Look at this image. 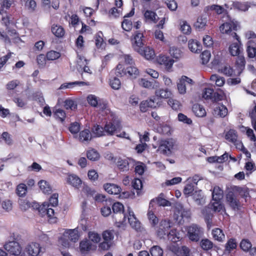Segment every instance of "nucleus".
Masks as SVG:
<instances>
[{
	"label": "nucleus",
	"instance_id": "f03ea898",
	"mask_svg": "<svg viewBox=\"0 0 256 256\" xmlns=\"http://www.w3.org/2000/svg\"><path fill=\"white\" fill-rule=\"evenodd\" d=\"M88 104L92 107L96 108L100 112L108 114L110 112L108 103L104 100L100 98L94 94H89L86 98Z\"/></svg>",
	"mask_w": 256,
	"mask_h": 256
},
{
	"label": "nucleus",
	"instance_id": "9b49d317",
	"mask_svg": "<svg viewBox=\"0 0 256 256\" xmlns=\"http://www.w3.org/2000/svg\"><path fill=\"white\" fill-rule=\"evenodd\" d=\"M42 248L40 244L30 242L27 244L24 248L25 252L30 256H38L42 251Z\"/></svg>",
	"mask_w": 256,
	"mask_h": 256
},
{
	"label": "nucleus",
	"instance_id": "f257e3e1",
	"mask_svg": "<svg viewBox=\"0 0 256 256\" xmlns=\"http://www.w3.org/2000/svg\"><path fill=\"white\" fill-rule=\"evenodd\" d=\"M223 23L220 26L219 29L221 33L231 35L234 38L238 40L239 36L236 33L232 30H236L238 22L232 19L228 14H224L222 18Z\"/></svg>",
	"mask_w": 256,
	"mask_h": 256
},
{
	"label": "nucleus",
	"instance_id": "5701e85b",
	"mask_svg": "<svg viewBox=\"0 0 256 256\" xmlns=\"http://www.w3.org/2000/svg\"><path fill=\"white\" fill-rule=\"evenodd\" d=\"M204 10L207 13H209L210 12H214L218 14H224L223 16L228 14L225 12L226 10L222 6L218 4L208 6L204 8Z\"/></svg>",
	"mask_w": 256,
	"mask_h": 256
},
{
	"label": "nucleus",
	"instance_id": "c85d7f7f",
	"mask_svg": "<svg viewBox=\"0 0 256 256\" xmlns=\"http://www.w3.org/2000/svg\"><path fill=\"white\" fill-rule=\"evenodd\" d=\"M245 65L246 60L244 56L242 54L238 56L235 63V67L238 74H240L242 73L245 68Z\"/></svg>",
	"mask_w": 256,
	"mask_h": 256
},
{
	"label": "nucleus",
	"instance_id": "bb28decb",
	"mask_svg": "<svg viewBox=\"0 0 256 256\" xmlns=\"http://www.w3.org/2000/svg\"><path fill=\"white\" fill-rule=\"evenodd\" d=\"M67 182L76 188H78L82 184L80 178L76 174L68 175L66 179Z\"/></svg>",
	"mask_w": 256,
	"mask_h": 256
},
{
	"label": "nucleus",
	"instance_id": "f3484780",
	"mask_svg": "<svg viewBox=\"0 0 256 256\" xmlns=\"http://www.w3.org/2000/svg\"><path fill=\"white\" fill-rule=\"evenodd\" d=\"M144 22L148 24H156L158 19L157 14L151 10L144 11Z\"/></svg>",
	"mask_w": 256,
	"mask_h": 256
},
{
	"label": "nucleus",
	"instance_id": "09e8293b",
	"mask_svg": "<svg viewBox=\"0 0 256 256\" xmlns=\"http://www.w3.org/2000/svg\"><path fill=\"white\" fill-rule=\"evenodd\" d=\"M210 80L214 82L215 84L218 86H222L224 84V78L216 74H212L210 78Z\"/></svg>",
	"mask_w": 256,
	"mask_h": 256
},
{
	"label": "nucleus",
	"instance_id": "6e6552de",
	"mask_svg": "<svg viewBox=\"0 0 256 256\" xmlns=\"http://www.w3.org/2000/svg\"><path fill=\"white\" fill-rule=\"evenodd\" d=\"M127 74L132 78H136L139 74V71L135 66H128L125 69L122 64H118L116 68V76H122Z\"/></svg>",
	"mask_w": 256,
	"mask_h": 256
},
{
	"label": "nucleus",
	"instance_id": "4c0bfd02",
	"mask_svg": "<svg viewBox=\"0 0 256 256\" xmlns=\"http://www.w3.org/2000/svg\"><path fill=\"white\" fill-rule=\"evenodd\" d=\"M154 202V200H152L150 202L149 210L148 212V216L149 220L152 222L154 225H155L158 222V218L154 215L152 207H153V204Z\"/></svg>",
	"mask_w": 256,
	"mask_h": 256
},
{
	"label": "nucleus",
	"instance_id": "2f4dec72",
	"mask_svg": "<svg viewBox=\"0 0 256 256\" xmlns=\"http://www.w3.org/2000/svg\"><path fill=\"white\" fill-rule=\"evenodd\" d=\"M248 56L254 58L256 54V42L252 40H249L247 43V49Z\"/></svg>",
	"mask_w": 256,
	"mask_h": 256
},
{
	"label": "nucleus",
	"instance_id": "a211bd4d",
	"mask_svg": "<svg viewBox=\"0 0 256 256\" xmlns=\"http://www.w3.org/2000/svg\"><path fill=\"white\" fill-rule=\"evenodd\" d=\"M226 200L229 205L234 210L238 209L240 204L236 194L232 192H229L226 194Z\"/></svg>",
	"mask_w": 256,
	"mask_h": 256
},
{
	"label": "nucleus",
	"instance_id": "a19ab883",
	"mask_svg": "<svg viewBox=\"0 0 256 256\" xmlns=\"http://www.w3.org/2000/svg\"><path fill=\"white\" fill-rule=\"evenodd\" d=\"M156 130L160 134L170 135V134L171 128L167 124H160L158 126Z\"/></svg>",
	"mask_w": 256,
	"mask_h": 256
},
{
	"label": "nucleus",
	"instance_id": "3c124183",
	"mask_svg": "<svg viewBox=\"0 0 256 256\" xmlns=\"http://www.w3.org/2000/svg\"><path fill=\"white\" fill-rule=\"evenodd\" d=\"M12 1L10 0H0L1 8L0 9V14H3L4 13L5 10H8L12 4Z\"/></svg>",
	"mask_w": 256,
	"mask_h": 256
},
{
	"label": "nucleus",
	"instance_id": "dca6fc26",
	"mask_svg": "<svg viewBox=\"0 0 256 256\" xmlns=\"http://www.w3.org/2000/svg\"><path fill=\"white\" fill-rule=\"evenodd\" d=\"M156 60L160 64L163 65L168 70H170L174 62V61L168 56L162 55H160Z\"/></svg>",
	"mask_w": 256,
	"mask_h": 256
},
{
	"label": "nucleus",
	"instance_id": "c756f323",
	"mask_svg": "<svg viewBox=\"0 0 256 256\" xmlns=\"http://www.w3.org/2000/svg\"><path fill=\"white\" fill-rule=\"evenodd\" d=\"M46 202H44L39 208V212L43 215L46 214L48 217L52 218L54 214V210Z\"/></svg>",
	"mask_w": 256,
	"mask_h": 256
},
{
	"label": "nucleus",
	"instance_id": "a18cd8bd",
	"mask_svg": "<svg viewBox=\"0 0 256 256\" xmlns=\"http://www.w3.org/2000/svg\"><path fill=\"white\" fill-rule=\"evenodd\" d=\"M91 242L88 240H83L80 244V249L82 253H85L91 249Z\"/></svg>",
	"mask_w": 256,
	"mask_h": 256
},
{
	"label": "nucleus",
	"instance_id": "aec40b11",
	"mask_svg": "<svg viewBox=\"0 0 256 256\" xmlns=\"http://www.w3.org/2000/svg\"><path fill=\"white\" fill-rule=\"evenodd\" d=\"M134 13V8H132L128 14L124 16V20L122 22V27L124 30L130 32L132 30V22L126 18L132 16Z\"/></svg>",
	"mask_w": 256,
	"mask_h": 256
},
{
	"label": "nucleus",
	"instance_id": "37998d69",
	"mask_svg": "<svg viewBox=\"0 0 256 256\" xmlns=\"http://www.w3.org/2000/svg\"><path fill=\"white\" fill-rule=\"evenodd\" d=\"M168 238L173 242L178 241L180 239V234L176 229H172L168 234H166Z\"/></svg>",
	"mask_w": 256,
	"mask_h": 256
},
{
	"label": "nucleus",
	"instance_id": "774afa93",
	"mask_svg": "<svg viewBox=\"0 0 256 256\" xmlns=\"http://www.w3.org/2000/svg\"><path fill=\"white\" fill-rule=\"evenodd\" d=\"M145 165L141 162H137L135 167V172L136 174L142 176L145 170Z\"/></svg>",
	"mask_w": 256,
	"mask_h": 256
},
{
	"label": "nucleus",
	"instance_id": "4be33fe9",
	"mask_svg": "<svg viewBox=\"0 0 256 256\" xmlns=\"http://www.w3.org/2000/svg\"><path fill=\"white\" fill-rule=\"evenodd\" d=\"M137 52L148 60L153 59L155 56L154 50L149 46H146L144 48H140L138 50Z\"/></svg>",
	"mask_w": 256,
	"mask_h": 256
},
{
	"label": "nucleus",
	"instance_id": "603ef678",
	"mask_svg": "<svg viewBox=\"0 0 256 256\" xmlns=\"http://www.w3.org/2000/svg\"><path fill=\"white\" fill-rule=\"evenodd\" d=\"M60 56V53L58 52L50 50L46 53V58L48 60H54L58 58Z\"/></svg>",
	"mask_w": 256,
	"mask_h": 256
},
{
	"label": "nucleus",
	"instance_id": "de8ad7c7",
	"mask_svg": "<svg viewBox=\"0 0 256 256\" xmlns=\"http://www.w3.org/2000/svg\"><path fill=\"white\" fill-rule=\"evenodd\" d=\"M208 22L206 17L200 16L198 18L194 26L196 28L202 30L204 28Z\"/></svg>",
	"mask_w": 256,
	"mask_h": 256
},
{
	"label": "nucleus",
	"instance_id": "473e14b6",
	"mask_svg": "<svg viewBox=\"0 0 256 256\" xmlns=\"http://www.w3.org/2000/svg\"><path fill=\"white\" fill-rule=\"evenodd\" d=\"M143 34L141 32H137L134 36L133 47L136 51L140 50L142 45V38Z\"/></svg>",
	"mask_w": 256,
	"mask_h": 256
},
{
	"label": "nucleus",
	"instance_id": "5fc2aeb1",
	"mask_svg": "<svg viewBox=\"0 0 256 256\" xmlns=\"http://www.w3.org/2000/svg\"><path fill=\"white\" fill-rule=\"evenodd\" d=\"M27 192V186L23 183L19 184L16 188V194L20 196H24Z\"/></svg>",
	"mask_w": 256,
	"mask_h": 256
},
{
	"label": "nucleus",
	"instance_id": "20e7f679",
	"mask_svg": "<svg viewBox=\"0 0 256 256\" xmlns=\"http://www.w3.org/2000/svg\"><path fill=\"white\" fill-rule=\"evenodd\" d=\"M79 238L78 228L74 229L66 230L60 239L59 242L64 246L68 247L70 246V241L76 242Z\"/></svg>",
	"mask_w": 256,
	"mask_h": 256
},
{
	"label": "nucleus",
	"instance_id": "393cba45",
	"mask_svg": "<svg viewBox=\"0 0 256 256\" xmlns=\"http://www.w3.org/2000/svg\"><path fill=\"white\" fill-rule=\"evenodd\" d=\"M213 114L216 116L224 118L228 114V109L224 104H218L214 107Z\"/></svg>",
	"mask_w": 256,
	"mask_h": 256
},
{
	"label": "nucleus",
	"instance_id": "338daca9",
	"mask_svg": "<svg viewBox=\"0 0 256 256\" xmlns=\"http://www.w3.org/2000/svg\"><path fill=\"white\" fill-rule=\"evenodd\" d=\"M194 185L192 183L188 182L185 186L184 190V194L186 196H189L190 194H192L194 190Z\"/></svg>",
	"mask_w": 256,
	"mask_h": 256
},
{
	"label": "nucleus",
	"instance_id": "f704fd0d",
	"mask_svg": "<svg viewBox=\"0 0 256 256\" xmlns=\"http://www.w3.org/2000/svg\"><path fill=\"white\" fill-rule=\"evenodd\" d=\"M192 111L196 116L204 117L206 115V111L202 106L196 104L192 106Z\"/></svg>",
	"mask_w": 256,
	"mask_h": 256
},
{
	"label": "nucleus",
	"instance_id": "052dcab7",
	"mask_svg": "<svg viewBox=\"0 0 256 256\" xmlns=\"http://www.w3.org/2000/svg\"><path fill=\"white\" fill-rule=\"evenodd\" d=\"M139 84L146 88L151 89L154 88V86L153 84V82H150L144 78H141L139 80Z\"/></svg>",
	"mask_w": 256,
	"mask_h": 256
},
{
	"label": "nucleus",
	"instance_id": "8fccbe9b",
	"mask_svg": "<svg viewBox=\"0 0 256 256\" xmlns=\"http://www.w3.org/2000/svg\"><path fill=\"white\" fill-rule=\"evenodd\" d=\"M155 200L156 201L158 204L160 206H168L170 204L169 201L165 199L164 195L162 193H161Z\"/></svg>",
	"mask_w": 256,
	"mask_h": 256
},
{
	"label": "nucleus",
	"instance_id": "2eb2a0df",
	"mask_svg": "<svg viewBox=\"0 0 256 256\" xmlns=\"http://www.w3.org/2000/svg\"><path fill=\"white\" fill-rule=\"evenodd\" d=\"M133 160L130 158H118L116 162L118 168L121 172H128L130 169V164L133 162Z\"/></svg>",
	"mask_w": 256,
	"mask_h": 256
},
{
	"label": "nucleus",
	"instance_id": "13d9d810",
	"mask_svg": "<svg viewBox=\"0 0 256 256\" xmlns=\"http://www.w3.org/2000/svg\"><path fill=\"white\" fill-rule=\"evenodd\" d=\"M170 54L174 58L178 59L182 56L180 50L175 47H172L170 49Z\"/></svg>",
	"mask_w": 256,
	"mask_h": 256
},
{
	"label": "nucleus",
	"instance_id": "72a5a7b5",
	"mask_svg": "<svg viewBox=\"0 0 256 256\" xmlns=\"http://www.w3.org/2000/svg\"><path fill=\"white\" fill-rule=\"evenodd\" d=\"M188 46L189 49L194 52L198 53L202 50L200 44L197 40H190L188 41Z\"/></svg>",
	"mask_w": 256,
	"mask_h": 256
},
{
	"label": "nucleus",
	"instance_id": "423d86ee",
	"mask_svg": "<svg viewBox=\"0 0 256 256\" xmlns=\"http://www.w3.org/2000/svg\"><path fill=\"white\" fill-rule=\"evenodd\" d=\"M114 215L113 218L115 219L116 222L122 224L126 222V216L124 214V206L122 204L116 202L112 206Z\"/></svg>",
	"mask_w": 256,
	"mask_h": 256
},
{
	"label": "nucleus",
	"instance_id": "4d7b16f0",
	"mask_svg": "<svg viewBox=\"0 0 256 256\" xmlns=\"http://www.w3.org/2000/svg\"><path fill=\"white\" fill-rule=\"evenodd\" d=\"M80 128V123L78 122H74L70 124L69 126L70 132L73 134H77L79 132Z\"/></svg>",
	"mask_w": 256,
	"mask_h": 256
},
{
	"label": "nucleus",
	"instance_id": "864d4df0",
	"mask_svg": "<svg viewBox=\"0 0 256 256\" xmlns=\"http://www.w3.org/2000/svg\"><path fill=\"white\" fill-rule=\"evenodd\" d=\"M201 248L206 250H210L213 247V243L208 239H202L200 242Z\"/></svg>",
	"mask_w": 256,
	"mask_h": 256
},
{
	"label": "nucleus",
	"instance_id": "9d476101",
	"mask_svg": "<svg viewBox=\"0 0 256 256\" xmlns=\"http://www.w3.org/2000/svg\"><path fill=\"white\" fill-rule=\"evenodd\" d=\"M4 249L10 254L14 256H19L22 252V248L20 244L14 240L10 241L4 245Z\"/></svg>",
	"mask_w": 256,
	"mask_h": 256
},
{
	"label": "nucleus",
	"instance_id": "cd10ccee",
	"mask_svg": "<svg viewBox=\"0 0 256 256\" xmlns=\"http://www.w3.org/2000/svg\"><path fill=\"white\" fill-rule=\"evenodd\" d=\"M104 190L110 194H118L120 193L121 188L116 184L107 183L104 185Z\"/></svg>",
	"mask_w": 256,
	"mask_h": 256
},
{
	"label": "nucleus",
	"instance_id": "ddd939ff",
	"mask_svg": "<svg viewBox=\"0 0 256 256\" xmlns=\"http://www.w3.org/2000/svg\"><path fill=\"white\" fill-rule=\"evenodd\" d=\"M225 138L229 142L232 143L236 148H240L242 146V142L238 139V134L236 130H230L226 134Z\"/></svg>",
	"mask_w": 256,
	"mask_h": 256
},
{
	"label": "nucleus",
	"instance_id": "49530a36",
	"mask_svg": "<svg viewBox=\"0 0 256 256\" xmlns=\"http://www.w3.org/2000/svg\"><path fill=\"white\" fill-rule=\"evenodd\" d=\"M86 156L88 159L92 161L98 160L100 156L99 153L94 149H90L88 150Z\"/></svg>",
	"mask_w": 256,
	"mask_h": 256
},
{
	"label": "nucleus",
	"instance_id": "a878e982",
	"mask_svg": "<svg viewBox=\"0 0 256 256\" xmlns=\"http://www.w3.org/2000/svg\"><path fill=\"white\" fill-rule=\"evenodd\" d=\"M240 44L241 43L239 38L238 42H234L230 46L228 50L232 56H238L241 54V49L242 48L240 46Z\"/></svg>",
	"mask_w": 256,
	"mask_h": 256
},
{
	"label": "nucleus",
	"instance_id": "ea45409f",
	"mask_svg": "<svg viewBox=\"0 0 256 256\" xmlns=\"http://www.w3.org/2000/svg\"><path fill=\"white\" fill-rule=\"evenodd\" d=\"M233 8L239 11L246 12L248 10L250 5L248 2H234L232 4Z\"/></svg>",
	"mask_w": 256,
	"mask_h": 256
},
{
	"label": "nucleus",
	"instance_id": "79ce46f5",
	"mask_svg": "<svg viewBox=\"0 0 256 256\" xmlns=\"http://www.w3.org/2000/svg\"><path fill=\"white\" fill-rule=\"evenodd\" d=\"M92 132L96 137H100L106 135L104 127L103 128L98 124H96L93 126Z\"/></svg>",
	"mask_w": 256,
	"mask_h": 256
},
{
	"label": "nucleus",
	"instance_id": "0eeeda50",
	"mask_svg": "<svg viewBox=\"0 0 256 256\" xmlns=\"http://www.w3.org/2000/svg\"><path fill=\"white\" fill-rule=\"evenodd\" d=\"M190 212L188 209L184 208L182 204H176L174 211V218L180 224L184 222V218H188L190 216Z\"/></svg>",
	"mask_w": 256,
	"mask_h": 256
},
{
	"label": "nucleus",
	"instance_id": "e433bc0d",
	"mask_svg": "<svg viewBox=\"0 0 256 256\" xmlns=\"http://www.w3.org/2000/svg\"><path fill=\"white\" fill-rule=\"evenodd\" d=\"M52 32L58 38H62L65 34L64 28L60 25H53L52 26Z\"/></svg>",
	"mask_w": 256,
	"mask_h": 256
},
{
	"label": "nucleus",
	"instance_id": "c9c22d12",
	"mask_svg": "<svg viewBox=\"0 0 256 256\" xmlns=\"http://www.w3.org/2000/svg\"><path fill=\"white\" fill-rule=\"evenodd\" d=\"M223 197V190L220 187L216 186L214 188L212 192V198L213 201H220Z\"/></svg>",
	"mask_w": 256,
	"mask_h": 256
},
{
	"label": "nucleus",
	"instance_id": "69168bd1",
	"mask_svg": "<svg viewBox=\"0 0 256 256\" xmlns=\"http://www.w3.org/2000/svg\"><path fill=\"white\" fill-rule=\"evenodd\" d=\"M220 72L228 76H232L234 72L233 69L228 65H226L224 67L222 68L220 70Z\"/></svg>",
	"mask_w": 256,
	"mask_h": 256
},
{
	"label": "nucleus",
	"instance_id": "7c9ffc66",
	"mask_svg": "<svg viewBox=\"0 0 256 256\" xmlns=\"http://www.w3.org/2000/svg\"><path fill=\"white\" fill-rule=\"evenodd\" d=\"M156 96L158 98H170L172 96V92L168 88H160L156 90Z\"/></svg>",
	"mask_w": 256,
	"mask_h": 256
},
{
	"label": "nucleus",
	"instance_id": "6e6d98bb",
	"mask_svg": "<svg viewBox=\"0 0 256 256\" xmlns=\"http://www.w3.org/2000/svg\"><path fill=\"white\" fill-rule=\"evenodd\" d=\"M152 256H162L163 250L158 246H153L150 250Z\"/></svg>",
	"mask_w": 256,
	"mask_h": 256
},
{
	"label": "nucleus",
	"instance_id": "c03bdc74",
	"mask_svg": "<svg viewBox=\"0 0 256 256\" xmlns=\"http://www.w3.org/2000/svg\"><path fill=\"white\" fill-rule=\"evenodd\" d=\"M40 188L45 194H49L52 192V188L50 184L44 180H41L38 182Z\"/></svg>",
	"mask_w": 256,
	"mask_h": 256
},
{
	"label": "nucleus",
	"instance_id": "6ab92c4d",
	"mask_svg": "<svg viewBox=\"0 0 256 256\" xmlns=\"http://www.w3.org/2000/svg\"><path fill=\"white\" fill-rule=\"evenodd\" d=\"M172 226L171 222L169 220H164L161 221L158 234L160 237H163L168 234L169 228Z\"/></svg>",
	"mask_w": 256,
	"mask_h": 256
},
{
	"label": "nucleus",
	"instance_id": "e2e57ef3",
	"mask_svg": "<svg viewBox=\"0 0 256 256\" xmlns=\"http://www.w3.org/2000/svg\"><path fill=\"white\" fill-rule=\"evenodd\" d=\"M181 31L184 34H188L191 32V27L186 21H182L180 23Z\"/></svg>",
	"mask_w": 256,
	"mask_h": 256
},
{
	"label": "nucleus",
	"instance_id": "b1692460",
	"mask_svg": "<svg viewBox=\"0 0 256 256\" xmlns=\"http://www.w3.org/2000/svg\"><path fill=\"white\" fill-rule=\"evenodd\" d=\"M78 138L82 143H88L91 140L92 134L89 130L84 129L80 132Z\"/></svg>",
	"mask_w": 256,
	"mask_h": 256
},
{
	"label": "nucleus",
	"instance_id": "680f3d73",
	"mask_svg": "<svg viewBox=\"0 0 256 256\" xmlns=\"http://www.w3.org/2000/svg\"><path fill=\"white\" fill-rule=\"evenodd\" d=\"M189 252V248L186 246H182L178 248L176 254L177 256H188Z\"/></svg>",
	"mask_w": 256,
	"mask_h": 256
},
{
	"label": "nucleus",
	"instance_id": "0e129e2a",
	"mask_svg": "<svg viewBox=\"0 0 256 256\" xmlns=\"http://www.w3.org/2000/svg\"><path fill=\"white\" fill-rule=\"evenodd\" d=\"M64 106L66 109L74 110L76 108L77 104L74 100L70 99H68L64 102Z\"/></svg>",
	"mask_w": 256,
	"mask_h": 256
},
{
	"label": "nucleus",
	"instance_id": "412c9836",
	"mask_svg": "<svg viewBox=\"0 0 256 256\" xmlns=\"http://www.w3.org/2000/svg\"><path fill=\"white\" fill-rule=\"evenodd\" d=\"M192 196L196 204L198 206L204 205L206 202V197L201 190L194 191Z\"/></svg>",
	"mask_w": 256,
	"mask_h": 256
},
{
	"label": "nucleus",
	"instance_id": "39448f33",
	"mask_svg": "<svg viewBox=\"0 0 256 256\" xmlns=\"http://www.w3.org/2000/svg\"><path fill=\"white\" fill-rule=\"evenodd\" d=\"M187 236L189 240L193 242H198L203 236L204 230L196 224H192L187 227Z\"/></svg>",
	"mask_w": 256,
	"mask_h": 256
},
{
	"label": "nucleus",
	"instance_id": "58836bf2",
	"mask_svg": "<svg viewBox=\"0 0 256 256\" xmlns=\"http://www.w3.org/2000/svg\"><path fill=\"white\" fill-rule=\"evenodd\" d=\"M212 234L214 240L219 242H222L225 238V235L222 230L219 228H216L212 230Z\"/></svg>",
	"mask_w": 256,
	"mask_h": 256
},
{
	"label": "nucleus",
	"instance_id": "4468645a",
	"mask_svg": "<svg viewBox=\"0 0 256 256\" xmlns=\"http://www.w3.org/2000/svg\"><path fill=\"white\" fill-rule=\"evenodd\" d=\"M128 219L130 224L132 228L136 231L140 230L141 226L140 222L136 218L134 212L130 209V207L128 208Z\"/></svg>",
	"mask_w": 256,
	"mask_h": 256
},
{
	"label": "nucleus",
	"instance_id": "1a4fd4ad",
	"mask_svg": "<svg viewBox=\"0 0 256 256\" xmlns=\"http://www.w3.org/2000/svg\"><path fill=\"white\" fill-rule=\"evenodd\" d=\"M122 124L118 120L106 122L104 126V130L106 133L109 136H113L116 134L118 132L121 130Z\"/></svg>",
	"mask_w": 256,
	"mask_h": 256
},
{
	"label": "nucleus",
	"instance_id": "7ed1b4c3",
	"mask_svg": "<svg viewBox=\"0 0 256 256\" xmlns=\"http://www.w3.org/2000/svg\"><path fill=\"white\" fill-rule=\"evenodd\" d=\"M177 148L176 141L173 138L162 140L157 151L166 156H170Z\"/></svg>",
	"mask_w": 256,
	"mask_h": 256
},
{
	"label": "nucleus",
	"instance_id": "bf43d9fd",
	"mask_svg": "<svg viewBox=\"0 0 256 256\" xmlns=\"http://www.w3.org/2000/svg\"><path fill=\"white\" fill-rule=\"evenodd\" d=\"M210 208L212 209L215 212H220L224 208L223 205L220 201H214L211 204L209 205Z\"/></svg>",
	"mask_w": 256,
	"mask_h": 256
},
{
	"label": "nucleus",
	"instance_id": "f8f14e48",
	"mask_svg": "<svg viewBox=\"0 0 256 256\" xmlns=\"http://www.w3.org/2000/svg\"><path fill=\"white\" fill-rule=\"evenodd\" d=\"M186 84L193 85V80L186 76H183L177 82V88L180 94H184L186 92Z\"/></svg>",
	"mask_w": 256,
	"mask_h": 256
}]
</instances>
